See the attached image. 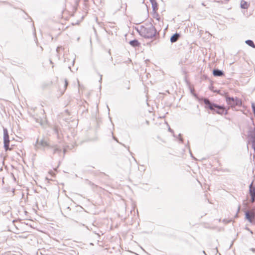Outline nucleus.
Masks as SVG:
<instances>
[{"label": "nucleus", "mask_w": 255, "mask_h": 255, "mask_svg": "<svg viewBox=\"0 0 255 255\" xmlns=\"http://www.w3.org/2000/svg\"><path fill=\"white\" fill-rule=\"evenodd\" d=\"M62 209H63V210H64L65 211L67 210H70V207L69 206H67L65 205H64L62 206Z\"/></svg>", "instance_id": "18"}, {"label": "nucleus", "mask_w": 255, "mask_h": 255, "mask_svg": "<svg viewBox=\"0 0 255 255\" xmlns=\"http://www.w3.org/2000/svg\"><path fill=\"white\" fill-rule=\"evenodd\" d=\"M245 217L246 219L251 223H253L254 222L255 214L253 211H246L245 212Z\"/></svg>", "instance_id": "6"}, {"label": "nucleus", "mask_w": 255, "mask_h": 255, "mask_svg": "<svg viewBox=\"0 0 255 255\" xmlns=\"http://www.w3.org/2000/svg\"><path fill=\"white\" fill-rule=\"evenodd\" d=\"M180 37V34L178 33H175L173 34L170 37V42L171 43L176 42Z\"/></svg>", "instance_id": "9"}, {"label": "nucleus", "mask_w": 255, "mask_h": 255, "mask_svg": "<svg viewBox=\"0 0 255 255\" xmlns=\"http://www.w3.org/2000/svg\"><path fill=\"white\" fill-rule=\"evenodd\" d=\"M252 147L254 150H255V140H253L252 141Z\"/></svg>", "instance_id": "22"}, {"label": "nucleus", "mask_w": 255, "mask_h": 255, "mask_svg": "<svg viewBox=\"0 0 255 255\" xmlns=\"http://www.w3.org/2000/svg\"><path fill=\"white\" fill-rule=\"evenodd\" d=\"M129 147H128V151H129Z\"/></svg>", "instance_id": "37"}, {"label": "nucleus", "mask_w": 255, "mask_h": 255, "mask_svg": "<svg viewBox=\"0 0 255 255\" xmlns=\"http://www.w3.org/2000/svg\"><path fill=\"white\" fill-rule=\"evenodd\" d=\"M67 85H68V81L66 79H65V85H64L65 90L66 89Z\"/></svg>", "instance_id": "24"}, {"label": "nucleus", "mask_w": 255, "mask_h": 255, "mask_svg": "<svg viewBox=\"0 0 255 255\" xmlns=\"http://www.w3.org/2000/svg\"><path fill=\"white\" fill-rule=\"evenodd\" d=\"M213 74L215 77H221L224 75V73L222 70L214 69L213 71Z\"/></svg>", "instance_id": "8"}, {"label": "nucleus", "mask_w": 255, "mask_h": 255, "mask_svg": "<svg viewBox=\"0 0 255 255\" xmlns=\"http://www.w3.org/2000/svg\"><path fill=\"white\" fill-rule=\"evenodd\" d=\"M251 196V201L252 203H254L255 201V195H250Z\"/></svg>", "instance_id": "20"}, {"label": "nucleus", "mask_w": 255, "mask_h": 255, "mask_svg": "<svg viewBox=\"0 0 255 255\" xmlns=\"http://www.w3.org/2000/svg\"><path fill=\"white\" fill-rule=\"evenodd\" d=\"M102 75H100V80H99V82H101V81H102Z\"/></svg>", "instance_id": "31"}, {"label": "nucleus", "mask_w": 255, "mask_h": 255, "mask_svg": "<svg viewBox=\"0 0 255 255\" xmlns=\"http://www.w3.org/2000/svg\"><path fill=\"white\" fill-rule=\"evenodd\" d=\"M248 136L252 138L253 140H255V130L254 128H250Z\"/></svg>", "instance_id": "12"}, {"label": "nucleus", "mask_w": 255, "mask_h": 255, "mask_svg": "<svg viewBox=\"0 0 255 255\" xmlns=\"http://www.w3.org/2000/svg\"><path fill=\"white\" fill-rule=\"evenodd\" d=\"M129 89H130V87H129V86H128V87H127V89H128V90H129Z\"/></svg>", "instance_id": "34"}, {"label": "nucleus", "mask_w": 255, "mask_h": 255, "mask_svg": "<svg viewBox=\"0 0 255 255\" xmlns=\"http://www.w3.org/2000/svg\"><path fill=\"white\" fill-rule=\"evenodd\" d=\"M240 210V206H239L238 207L237 213H238L239 212ZM237 215H238V214H237L236 216H237Z\"/></svg>", "instance_id": "28"}, {"label": "nucleus", "mask_w": 255, "mask_h": 255, "mask_svg": "<svg viewBox=\"0 0 255 255\" xmlns=\"http://www.w3.org/2000/svg\"><path fill=\"white\" fill-rule=\"evenodd\" d=\"M203 252L205 255H207L205 251H203Z\"/></svg>", "instance_id": "35"}, {"label": "nucleus", "mask_w": 255, "mask_h": 255, "mask_svg": "<svg viewBox=\"0 0 255 255\" xmlns=\"http://www.w3.org/2000/svg\"><path fill=\"white\" fill-rule=\"evenodd\" d=\"M249 193L250 195H255V187L253 186V182L249 186Z\"/></svg>", "instance_id": "14"}, {"label": "nucleus", "mask_w": 255, "mask_h": 255, "mask_svg": "<svg viewBox=\"0 0 255 255\" xmlns=\"http://www.w3.org/2000/svg\"><path fill=\"white\" fill-rule=\"evenodd\" d=\"M205 107L211 110L213 113L219 115H227L228 111L224 106H221L211 102L208 99L205 98L203 100Z\"/></svg>", "instance_id": "2"}, {"label": "nucleus", "mask_w": 255, "mask_h": 255, "mask_svg": "<svg viewBox=\"0 0 255 255\" xmlns=\"http://www.w3.org/2000/svg\"><path fill=\"white\" fill-rule=\"evenodd\" d=\"M65 152H66V150L64 149L63 150V153H64V154H65Z\"/></svg>", "instance_id": "33"}, {"label": "nucleus", "mask_w": 255, "mask_h": 255, "mask_svg": "<svg viewBox=\"0 0 255 255\" xmlns=\"http://www.w3.org/2000/svg\"><path fill=\"white\" fill-rule=\"evenodd\" d=\"M50 63L53 64V63L51 60H50Z\"/></svg>", "instance_id": "36"}, {"label": "nucleus", "mask_w": 255, "mask_h": 255, "mask_svg": "<svg viewBox=\"0 0 255 255\" xmlns=\"http://www.w3.org/2000/svg\"><path fill=\"white\" fill-rule=\"evenodd\" d=\"M246 229L247 230H248V231H249V232H250L252 234H253V231H252V230H250L249 228H248V227H247V228H246Z\"/></svg>", "instance_id": "26"}, {"label": "nucleus", "mask_w": 255, "mask_h": 255, "mask_svg": "<svg viewBox=\"0 0 255 255\" xmlns=\"http://www.w3.org/2000/svg\"><path fill=\"white\" fill-rule=\"evenodd\" d=\"M54 133L56 134L57 138L60 140L63 138V135L61 130H59L57 128H54Z\"/></svg>", "instance_id": "10"}, {"label": "nucleus", "mask_w": 255, "mask_h": 255, "mask_svg": "<svg viewBox=\"0 0 255 255\" xmlns=\"http://www.w3.org/2000/svg\"><path fill=\"white\" fill-rule=\"evenodd\" d=\"M226 101L227 103L230 106L231 108L235 107L236 106H241L242 105V101L237 97H230L226 96Z\"/></svg>", "instance_id": "3"}, {"label": "nucleus", "mask_w": 255, "mask_h": 255, "mask_svg": "<svg viewBox=\"0 0 255 255\" xmlns=\"http://www.w3.org/2000/svg\"><path fill=\"white\" fill-rule=\"evenodd\" d=\"M151 5H152V10L154 12H156V11L158 9V4L155 0H149Z\"/></svg>", "instance_id": "11"}, {"label": "nucleus", "mask_w": 255, "mask_h": 255, "mask_svg": "<svg viewBox=\"0 0 255 255\" xmlns=\"http://www.w3.org/2000/svg\"><path fill=\"white\" fill-rule=\"evenodd\" d=\"M137 31L140 35L145 38H156L157 35H159V33L157 31L155 27L151 24H149L148 27L141 25Z\"/></svg>", "instance_id": "1"}, {"label": "nucleus", "mask_w": 255, "mask_h": 255, "mask_svg": "<svg viewBox=\"0 0 255 255\" xmlns=\"http://www.w3.org/2000/svg\"><path fill=\"white\" fill-rule=\"evenodd\" d=\"M250 250L253 252H255V248H251L250 249Z\"/></svg>", "instance_id": "29"}, {"label": "nucleus", "mask_w": 255, "mask_h": 255, "mask_svg": "<svg viewBox=\"0 0 255 255\" xmlns=\"http://www.w3.org/2000/svg\"><path fill=\"white\" fill-rule=\"evenodd\" d=\"M156 19L157 20H158V21H159V19H160V18H159V17L158 14H157V17H156Z\"/></svg>", "instance_id": "30"}, {"label": "nucleus", "mask_w": 255, "mask_h": 255, "mask_svg": "<svg viewBox=\"0 0 255 255\" xmlns=\"http://www.w3.org/2000/svg\"><path fill=\"white\" fill-rule=\"evenodd\" d=\"M34 119L35 120L36 123L41 124V120L38 118H34Z\"/></svg>", "instance_id": "21"}, {"label": "nucleus", "mask_w": 255, "mask_h": 255, "mask_svg": "<svg viewBox=\"0 0 255 255\" xmlns=\"http://www.w3.org/2000/svg\"><path fill=\"white\" fill-rule=\"evenodd\" d=\"M179 136H180V138H179V140L181 142H183V139L181 137V134L180 133L179 135Z\"/></svg>", "instance_id": "25"}, {"label": "nucleus", "mask_w": 255, "mask_h": 255, "mask_svg": "<svg viewBox=\"0 0 255 255\" xmlns=\"http://www.w3.org/2000/svg\"><path fill=\"white\" fill-rule=\"evenodd\" d=\"M252 108L253 112H255V104L254 103L252 104Z\"/></svg>", "instance_id": "23"}, {"label": "nucleus", "mask_w": 255, "mask_h": 255, "mask_svg": "<svg viewBox=\"0 0 255 255\" xmlns=\"http://www.w3.org/2000/svg\"><path fill=\"white\" fill-rule=\"evenodd\" d=\"M50 148L53 149L52 153L53 154L56 153L60 154L62 151L61 148L56 144H52Z\"/></svg>", "instance_id": "7"}, {"label": "nucleus", "mask_w": 255, "mask_h": 255, "mask_svg": "<svg viewBox=\"0 0 255 255\" xmlns=\"http://www.w3.org/2000/svg\"><path fill=\"white\" fill-rule=\"evenodd\" d=\"M245 42L249 46H251V47H252L253 48H255V43H254V42H253V40H247Z\"/></svg>", "instance_id": "16"}, {"label": "nucleus", "mask_w": 255, "mask_h": 255, "mask_svg": "<svg viewBox=\"0 0 255 255\" xmlns=\"http://www.w3.org/2000/svg\"><path fill=\"white\" fill-rule=\"evenodd\" d=\"M52 144H50V143L44 138L42 139L39 141L38 139L37 140L36 144L35 145V147L36 149H38L40 148V146L43 147L44 148L47 147L48 148H50Z\"/></svg>", "instance_id": "5"}, {"label": "nucleus", "mask_w": 255, "mask_h": 255, "mask_svg": "<svg viewBox=\"0 0 255 255\" xmlns=\"http://www.w3.org/2000/svg\"><path fill=\"white\" fill-rule=\"evenodd\" d=\"M63 49V48L62 46H58L56 48L57 56L59 59H60V57H59L58 53H59L60 49Z\"/></svg>", "instance_id": "17"}, {"label": "nucleus", "mask_w": 255, "mask_h": 255, "mask_svg": "<svg viewBox=\"0 0 255 255\" xmlns=\"http://www.w3.org/2000/svg\"><path fill=\"white\" fill-rule=\"evenodd\" d=\"M249 4L248 2L244 0H242L241 1V7L243 9H247L249 7Z\"/></svg>", "instance_id": "15"}, {"label": "nucleus", "mask_w": 255, "mask_h": 255, "mask_svg": "<svg viewBox=\"0 0 255 255\" xmlns=\"http://www.w3.org/2000/svg\"><path fill=\"white\" fill-rule=\"evenodd\" d=\"M168 130L171 132H173V129H172L170 128H168Z\"/></svg>", "instance_id": "27"}, {"label": "nucleus", "mask_w": 255, "mask_h": 255, "mask_svg": "<svg viewBox=\"0 0 255 255\" xmlns=\"http://www.w3.org/2000/svg\"><path fill=\"white\" fill-rule=\"evenodd\" d=\"M15 222H16V221H15V220H13V221L12 222V223H11V225L10 226H14V227H15V228L16 230H17V229H18L16 225H15Z\"/></svg>", "instance_id": "19"}, {"label": "nucleus", "mask_w": 255, "mask_h": 255, "mask_svg": "<svg viewBox=\"0 0 255 255\" xmlns=\"http://www.w3.org/2000/svg\"><path fill=\"white\" fill-rule=\"evenodd\" d=\"M129 43L131 46L134 47H138L140 45V43L137 39L130 40Z\"/></svg>", "instance_id": "13"}, {"label": "nucleus", "mask_w": 255, "mask_h": 255, "mask_svg": "<svg viewBox=\"0 0 255 255\" xmlns=\"http://www.w3.org/2000/svg\"><path fill=\"white\" fill-rule=\"evenodd\" d=\"M113 138H114V139L115 140H116L117 141H118V139H117V138L116 137H114Z\"/></svg>", "instance_id": "32"}, {"label": "nucleus", "mask_w": 255, "mask_h": 255, "mask_svg": "<svg viewBox=\"0 0 255 255\" xmlns=\"http://www.w3.org/2000/svg\"><path fill=\"white\" fill-rule=\"evenodd\" d=\"M3 131L4 148L6 151L11 150L12 148L9 147L10 140L8 130L6 128L3 127Z\"/></svg>", "instance_id": "4"}]
</instances>
